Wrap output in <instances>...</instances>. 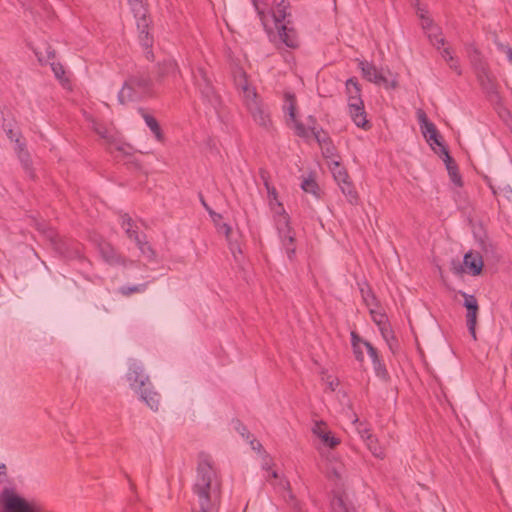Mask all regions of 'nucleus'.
<instances>
[{"label":"nucleus","instance_id":"nucleus-1","mask_svg":"<svg viewBox=\"0 0 512 512\" xmlns=\"http://www.w3.org/2000/svg\"><path fill=\"white\" fill-rule=\"evenodd\" d=\"M192 491L197 498L200 512H216L218 510L221 502L222 479L212 457L205 452L198 454Z\"/></svg>","mask_w":512,"mask_h":512},{"label":"nucleus","instance_id":"nucleus-2","mask_svg":"<svg viewBox=\"0 0 512 512\" xmlns=\"http://www.w3.org/2000/svg\"><path fill=\"white\" fill-rule=\"evenodd\" d=\"M251 1L263 29L271 42H276L278 40L291 49L299 47L298 34L295 28L291 25V17H285L279 23L275 21L273 16V10L275 9L274 0H272V7L269 11H265V9L260 8L258 0Z\"/></svg>","mask_w":512,"mask_h":512},{"label":"nucleus","instance_id":"nucleus-3","mask_svg":"<svg viewBox=\"0 0 512 512\" xmlns=\"http://www.w3.org/2000/svg\"><path fill=\"white\" fill-rule=\"evenodd\" d=\"M152 89V80L149 75L138 73L131 75L122 85L118 93V102L126 104L128 102L138 101L150 94Z\"/></svg>","mask_w":512,"mask_h":512},{"label":"nucleus","instance_id":"nucleus-4","mask_svg":"<svg viewBox=\"0 0 512 512\" xmlns=\"http://www.w3.org/2000/svg\"><path fill=\"white\" fill-rule=\"evenodd\" d=\"M193 82L199 91L200 97L205 105L217 110L220 105V96L216 93L206 71L203 67L192 70Z\"/></svg>","mask_w":512,"mask_h":512},{"label":"nucleus","instance_id":"nucleus-5","mask_svg":"<svg viewBox=\"0 0 512 512\" xmlns=\"http://www.w3.org/2000/svg\"><path fill=\"white\" fill-rule=\"evenodd\" d=\"M2 512H40L35 502H28L16 493L14 488L5 487L0 494Z\"/></svg>","mask_w":512,"mask_h":512},{"label":"nucleus","instance_id":"nucleus-6","mask_svg":"<svg viewBox=\"0 0 512 512\" xmlns=\"http://www.w3.org/2000/svg\"><path fill=\"white\" fill-rule=\"evenodd\" d=\"M46 235L55 251L66 259H81L80 245L74 240L59 236L54 230L48 229Z\"/></svg>","mask_w":512,"mask_h":512},{"label":"nucleus","instance_id":"nucleus-7","mask_svg":"<svg viewBox=\"0 0 512 512\" xmlns=\"http://www.w3.org/2000/svg\"><path fill=\"white\" fill-rule=\"evenodd\" d=\"M136 19V26L138 30V40L142 48L144 49V54L147 60H154V53L152 51L154 38L150 33V25L151 20L148 15L140 16Z\"/></svg>","mask_w":512,"mask_h":512},{"label":"nucleus","instance_id":"nucleus-8","mask_svg":"<svg viewBox=\"0 0 512 512\" xmlns=\"http://www.w3.org/2000/svg\"><path fill=\"white\" fill-rule=\"evenodd\" d=\"M277 229L281 238L282 247L290 261L295 259L296 247L294 245V236L291 235V227L289 225V216L283 211L277 222Z\"/></svg>","mask_w":512,"mask_h":512},{"label":"nucleus","instance_id":"nucleus-9","mask_svg":"<svg viewBox=\"0 0 512 512\" xmlns=\"http://www.w3.org/2000/svg\"><path fill=\"white\" fill-rule=\"evenodd\" d=\"M348 112L354 124L364 130L370 129L371 125L367 120L364 102L361 96H350L348 99Z\"/></svg>","mask_w":512,"mask_h":512},{"label":"nucleus","instance_id":"nucleus-10","mask_svg":"<svg viewBox=\"0 0 512 512\" xmlns=\"http://www.w3.org/2000/svg\"><path fill=\"white\" fill-rule=\"evenodd\" d=\"M459 294L464 298L463 306L466 308V324L468 331L474 340L476 337L477 316L479 312V305L476 297L473 294H468L464 291H459Z\"/></svg>","mask_w":512,"mask_h":512},{"label":"nucleus","instance_id":"nucleus-11","mask_svg":"<svg viewBox=\"0 0 512 512\" xmlns=\"http://www.w3.org/2000/svg\"><path fill=\"white\" fill-rule=\"evenodd\" d=\"M126 378L131 388L135 389V391H138L146 385H151L149 376L145 373L143 365L137 361H131L129 363Z\"/></svg>","mask_w":512,"mask_h":512},{"label":"nucleus","instance_id":"nucleus-12","mask_svg":"<svg viewBox=\"0 0 512 512\" xmlns=\"http://www.w3.org/2000/svg\"><path fill=\"white\" fill-rule=\"evenodd\" d=\"M359 68L361 69L363 77L369 82L377 85H384L387 88H394L396 86V81L389 82V80L384 76L382 70L377 69V67L370 62L360 61Z\"/></svg>","mask_w":512,"mask_h":512},{"label":"nucleus","instance_id":"nucleus-13","mask_svg":"<svg viewBox=\"0 0 512 512\" xmlns=\"http://www.w3.org/2000/svg\"><path fill=\"white\" fill-rule=\"evenodd\" d=\"M283 111L288 114L289 119L293 122L296 135L307 137V128L296 118V97L291 92H285L284 94Z\"/></svg>","mask_w":512,"mask_h":512},{"label":"nucleus","instance_id":"nucleus-14","mask_svg":"<svg viewBox=\"0 0 512 512\" xmlns=\"http://www.w3.org/2000/svg\"><path fill=\"white\" fill-rule=\"evenodd\" d=\"M248 110L253 118V120L262 128L266 130H270L272 127V120L270 116V112L267 107H265L262 102H252L251 107H248Z\"/></svg>","mask_w":512,"mask_h":512},{"label":"nucleus","instance_id":"nucleus-15","mask_svg":"<svg viewBox=\"0 0 512 512\" xmlns=\"http://www.w3.org/2000/svg\"><path fill=\"white\" fill-rule=\"evenodd\" d=\"M25 11H29L34 20L37 17L49 16L50 6L46 0H18Z\"/></svg>","mask_w":512,"mask_h":512},{"label":"nucleus","instance_id":"nucleus-16","mask_svg":"<svg viewBox=\"0 0 512 512\" xmlns=\"http://www.w3.org/2000/svg\"><path fill=\"white\" fill-rule=\"evenodd\" d=\"M276 490L282 495L286 503L290 505L295 512H302L299 501L291 492L289 481L280 479L276 485Z\"/></svg>","mask_w":512,"mask_h":512},{"label":"nucleus","instance_id":"nucleus-17","mask_svg":"<svg viewBox=\"0 0 512 512\" xmlns=\"http://www.w3.org/2000/svg\"><path fill=\"white\" fill-rule=\"evenodd\" d=\"M136 392L151 410L157 411L159 409L161 397L160 394L153 389L152 384L150 386L146 385Z\"/></svg>","mask_w":512,"mask_h":512},{"label":"nucleus","instance_id":"nucleus-18","mask_svg":"<svg viewBox=\"0 0 512 512\" xmlns=\"http://www.w3.org/2000/svg\"><path fill=\"white\" fill-rule=\"evenodd\" d=\"M181 75L178 64L173 59H165L158 64L157 80L162 81L165 77L175 78Z\"/></svg>","mask_w":512,"mask_h":512},{"label":"nucleus","instance_id":"nucleus-19","mask_svg":"<svg viewBox=\"0 0 512 512\" xmlns=\"http://www.w3.org/2000/svg\"><path fill=\"white\" fill-rule=\"evenodd\" d=\"M463 262L471 275L476 276L482 272L483 260L482 256L479 253H466L464 255Z\"/></svg>","mask_w":512,"mask_h":512},{"label":"nucleus","instance_id":"nucleus-20","mask_svg":"<svg viewBox=\"0 0 512 512\" xmlns=\"http://www.w3.org/2000/svg\"><path fill=\"white\" fill-rule=\"evenodd\" d=\"M138 113L142 116L146 125L149 127L151 132L154 134L157 141H162L164 136L161 130V127L157 121V119L151 114L147 113L144 108H139Z\"/></svg>","mask_w":512,"mask_h":512},{"label":"nucleus","instance_id":"nucleus-21","mask_svg":"<svg viewBox=\"0 0 512 512\" xmlns=\"http://www.w3.org/2000/svg\"><path fill=\"white\" fill-rule=\"evenodd\" d=\"M274 6L273 16L276 22L279 23L285 17H292L289 0H274Z\"/></svg>","mask_w":512,"mask_h":512},{"label":"nucleus","instance_id":"nucleus-22","mask_svg":"<svg viewBox=\"0 0 512 512\" xmlns=\"http://www.w3.org/2000/svg\"><path fill=\"white\" fill-rule=\"evenodd\" d=\"M99 252L102 258L109 264H120L121 258L117 254L116 250L106 242L99 244Z\"/></svg>","mask_w":512,"mask_h":512},{"label":"nucleus","instance_id":"nucleus-23","mask_svg":"<svg viewBox=\"0 0 512 512\" xmlns=\"http://www.w3.org/2000/svg\"><path fill=\"white\" fill-rule=\"evenodd\" d=\"M378 329H379L383 339L387 343L390 351L393 354H395L399 345H398V340L396 339L390 324L388 323L387 325L382 326Z\"/></svg>","mask_w":512,"mask_h":512},{"label":"nucleus","instance_id":"nucleus-24","mask_svg":"<svg viewBox=\"0 0 512 512\" xmlns=\"http://www.w3.org/2000/svg\"><path fill=\"white\" fill-rule=\"evenodd\" d=\"M421 131L425 138L428 141H433L434 144L440 146L443 144L441 140V136L438 133V130L433 122L426 123L425 125H421Z\"/></svg>","mask_w":512,"mask_h":512},{"label":"nucleus","instance_id":"nucleus-25","mask_svg":"<svg viewBox=\"0 0 512 512\" xmlns=\"http://www.w3.org/2000/svg\"><path fill=\"white\" fill-rule=\"evenodd\" d=\"M329 168L333 174L335 181L338 184L349 180L347 170L340 164L338 160H332V162H329Z\"/></svg>","mask_w":512,"mask_h":512},{"label":"nucleus","instance_id":"nucleus-26","mask_svg":"<svg viewBox=\"0 0 512 512\" xmlns=\"http://www.w3.org/2000/svg\"><path fill=\"white\" fill-rule=\"evenodd\" d=\"M478 81H479L481 87L487 93L492 94V93L496 92V85H495L494 81L492 80V78L490 77L488 71L485 68H483L478 73Z\"/></svg>","mask_w":512,"mask_h":512},{"label":"nucleus","instance_id":"nucleus-27","mask_svg":"<svg viewBox=\"0 0 512 512\" xmlns=\"http://www.w3.org/2000/svg\"><path fill=\"white\" fill-rule=\"evenodd\" d=\"M425 33L430 43L437 49H440L445 44V38L443 37L442 30L439 26L436 25Z\"/></svg>","mask_w":512,"mask_h":512},{"label":"nucleus","instance_id":"nucleus-28","mask_svg":"<svg viewBox=\"0 0 512 512\" xmlns=\"http://www.w3.org/2000/svg\"><path fill=\"white\" fill-rule=\"evenodd\" d=\"M342 193L346 196L348 202L350 204H356L358 201V194L355 190L352 182L350 180H347L345 182H341L338 184Z\"/></svg>","mask_w":512,"mask_h":512},{"label":"nucleus","instance_id":"nucleus-29","mask_svg":"<svg viewBox=\"0 0 512 512\" xmlns=\"http://www.w3.org/2000/svg\"><path fill=\"white\" fill-rule=\"evenodd\" d=\"M365 443L367 445V448L376 458H385L384 448L379 444L376 436H367V441Z\"/></svg>","mask_w":512,"mask_h":512},{"label":"nucleus","instance_id":"nucleus-30","mask_svg":"<svg viewBox=\"0 0 512 512\" xmlns=\"http://www.w3.org/2000/svg\"><path fill=\"white\" fill-rule=\"evenodd\" d=\"M17 155H18V158H19L21 165H22L25 173L27 174V176L31 179H34L35 173H34V169L32 167V160H31L29 152L22 151V152L18 153Z\"/></svg>","mask_w":512,"mask_h":512},{"label":"nucleus","instance_id":"nucleus-31","mask_svg":"<svg viewBox=\"0 0 512 512\" xmlns=\"http://www.w3.org/2000/svg\"><path fill=\"white\" fill-rule=\"evenodd\" d=\"M138 249L141 254L145 256L148 260H154L156 257V253L153 250L152 246L146 240V235H142V238L136 242Z\"/></svg>","mask_w":512,"mask_h":512},{"label":"nucleus","instance_id":"nucleus-32","mask_svg":"<svg viewBox=\"0 0 512 512\" xmlns=\"http://www.w3.org/2000/svg\"><path fill=\"white\" fill-rule=\"evenodd\" d=\"M135 18L148 15V9L144 0H127Z\"/></svg>","mask_w":512,"mask_h":512},{"label":"nucleus","instance_id":"nucleus-33","mask_svg":"<svg viewBox=\"0 0 512 512\" xmlns=\"http://www.w3.org/2000/svg\"><path fill=\"white\" fill-rule=\"evenodd\" d=\"M345 86H346V93H347L348 98L350 96H353V97L361 96V86H360L357 78L351 77V78L347 79Z\"/></svg>","mask_w":512,"mask_h":512},{"label":"nucleus","instance_id":"nucleus-34","mask_svg":"<svg viewBox=\"0 0 512 512\" xmlns=\"http://www.w3.org/2000/svg\"><path fill=\"white\" fill-rule=\"evenodd\" d=\"M148 287V283H141L137 285H131V286H122L119 288V293L123 296H131L134 293H143L146 291Z\"/></svg>","mask_w":512,"mask_h":512},{"label":"nucleus","instance_id":"nucleus-35","mask_svg":"<svg viewBox=\"0 0 512 512\" xmlns=\"http://www.w3.org/2000/svg\"><path fill=\"white\" fill-rule=\"evenodd\" d=\"M331 507L334 512H355L354 508H350L346 505L344 498L341 495L333 497Z\"/></svg>","mask_w":512,"mask_h":512},{"label":"nucleus","instance_id":"nucleus-36","mask_svg":"<svg viewBox=\"0 0 512 512\" xmlns=\"http://www.w3.org/2000/svg\"><path fill=\"white\" fill-rule=\"evenodd\" d=\"M243 90V97L245 100V104L248 107H251L252 102H261L258 99V95L254 88H251L248 84H244L242 87Z\"/></svg>","mask_w":512,"mask_h":512},{"label":"nucleus","instance_id":"nucleus-37","mask_svg":"<svg viewBox=\"0 0 512 512\" xmlns=\"http://www.w3.org/2000/svg\"><path fill=\"white\" fill-rule=\"evenodd\" d=\"M321 150L323 157L330 160L329 162H332V160H337L338 156L336 152V147L334 146L332 141L326 143L325 145L322 144Z\"/></svg>","mask_w":512,"mask_h":512},{"label":"nucleus","instance_id":"nucleus-38","mask_svg":"<svg viewBox=\"0 0 512 512\" xmlns=\"http://www.w3.org/2000/svg\"><path fill=\"white\" fill-rule=\"evenodd\" d=\"M301 188L304 192L313 195H317V191L319 190L317 182L312 177L304 179L301 183Z\"/></svg>","mask_w":512,"mask_h":512},{"label":"nucleus","instance_id":"nucleus-39","mask_svg":"<svg viewBox=\"0 0 512 512\" xmlns=\"http://www.w3.org/2000/svg\"><path fill=\"white\" fill-rule=\"evenodd\" d=\"M447 171H448V174H449V177H450V180L458 187H461L463 185V182H462V178H461V175L459 174V171H458V166L457 164H453L451 166L448 165V167H446Z\"/></svg>","mask_w":512,"mask_h":512},{"label":"nucleus","instance_id":"nucleus-40","mask_svg":"<svg viewBox=\"0 0 512 512\" xmlns=\"http://www.w3.org/2000/svg\"><path fill=\"white\" fill-rule=\"evenodd\" d=\"M311 130L320 147L322 146V144L325 145L326 143L332 141L329 135L323 129L311 127Z\"/></svg>","mask_w":512,"mask_h":512},{"label":"nucleus","instance_id":"nucleus-41","mask_svg":"<svg viewBox=\"0 0 512 512\" xmlns=\"http://www.w3.org/2000/svg\"><path fill=\"white\" fill-rule=\"evenodd\" d=\"M373 364V368H374V371H375V374L382 378V379H387L389 374H388V371L386 369V366L385 364L382 362V360L379 358L375 361L372 362Z\"/></svg>","mask_w":512,"mask_h":512},{"label":"nucleus","instance_id":"nucleus-42","mask_svg":"<svg viewBox=\"0 0 512 512\" xmlns=\"http://www.w3.org/2000/svg\"><path fill=\"white\" fill-rule=\"evenodd\" d=\"M370 314H371L373 322L378 326V328L385 326L389 323L388 318H387L386 314H384V313L371 310Z\"/></svg>","mask_w":512,"mask_h":512},{"label":"nucleus","instance_id":"nucleus-43","mask_svg":"<svg viewBox=\"0 0 512 512\" xmlns=\"http://www.w3.org/2000/svg\"><path fill=\"white\" fill-rule=\"evenodd\" d=\"M35 54L41 64L55 58V51L49 46L46 47L45 55L40 51H35Z\"/></svg>","mask_w":512,"mask_h":512},{"label":"nucleus","instance_id":"nucleus-44","mask_svg":"<svg viewBox=\"0 0 512 512\" xmlns=\"http://www.w3.org/2000/svg\"><path fill=\"white\" fill-rule=\"evenodd\" d=\"M324 445L329 448H334L340 443V440L333 436L329 431L326 434L321 435L320 438Z\"/></svg>","mask_w":512,"mask_h":512},{"label":"nucleus","instance_id":"nucleus-45","mask_svg":"<svg viewBox=\"0 0 512 512\" xmlns=\"http://www.w3.org/2000/svg\"><path fill=\"white\" fill-rule=\"evenodd\" d=\"M497 50L504 53L507 56L508 61L512 64V48L509 45L501 43L499 41L495 42Z\"/></svg>","mask_w":512,"mask_h":512},{"label":"nucleus","instance_id":"nucleus-46","mask_svg":"<svg viewBox=\"0 0 512 512\" xmlns=\"http://www.w3.org/2000/svg\"><path fill=\"white\" fill-rule=\"evenodd\" d=\"M363 345L366 347L372 362L380 358L377 349L370 342L363 341Z\"/></svg>","mask_w":512,"mask_h":512},{"label":"nucleus","instance_id":"nucleus-47","mask_svg":"<svg viewBox=\"0 0 512 512\" xmlns=\"http://www.w3.org/2000/svg\"><path fill=\"white\" fill-rule=\"evenodd\" d=\"M124 230L127 237L131 240H134L135 243L142 238V235H140L137 231V227L125 228Z\"/></svg>","mask_w":512,"mask_h":512},{"label":"nucleus","instance_id":"nucleus-48","mask_svg":"<svg viewBox=\"0 0 512 512\" xmlns=\"http://www.w3.org/2000/svg\"><path fill=\"white\" fill-rule=\"evenodd\" d=\"M51 68H52V71H53L55 77L57 79L61 80L65 74V70H64L63 66L60 63L52 62Z\"/></svg>","mask_w":512,"mask_h":512},{"label":"nucleus","instance_id":"nucleus-49","mask_svg":"<svg viewBox=\"0 0 512 512\" xmlns=\"http://www.w3.org/2000/svg\"><path fill=\"white\" fill-rule=\"evenodd\" d=\"M439 147L441 148V151L444 154L443 161H444L446 167H448V165L451 166V165L455 164L456 162L449 154L447 147L444 144H441Z\"/></svg>","mask_w":512,"mask_h":512},{"label":"nucleus","instance_id":"nucleus-50","mask_svg":"<svg viewBox=\"0 0 512 512\" xmlns=\"http://www.w3.org/2000/svg\"><path fill=\"white\" fill-rule=\"evenodd\" d=\"M235 429L241 434L242 437L249 439L250 433L245 425H243L239 420L235 422Z\"/></svg>","mask_w":512,"mask_h":512},{"label":"nucleus","instance_id":"nucleus-51","mask_svg":"<svg viewBox=\"0 0 512 512\" xmlns=\"http://www.w3.org/2000/svg\"><path fill=\"white\" fill-rule=\"evenodd\" d=\"M121 226L123 229L130 228V227H136L134 221L128 214H124L121 216Z\"/></svg>","mask_w":512,"mask_h":512},{"label":"nucleus","instance_id":"nucleus-52","mask_svg":"<svg viewBox=\"0 0 512 512\" xmlns=\"http://www.w3.org/2000/svg\"><path fill=\"white\" fill-rule=\"evenodd\" d=\"M312 431L319 438H321V435L326 434L328 432L325 430V424L323 422H317L314 425Z\"/></svg>","mask_w":512,"mask_h":512},{"label":"nucleus","instance_id":"nucleus-53","mask_svg":"<svg viewBox=\"0 0 512 512\" xmlns=\"http://www.w3.org/2000/svg\"><path fill=\"white\" fill-rule=\"evenodd\" d=\"M501 196L512 203V189L510 186H505L501 189Z\"/></svg>","mask_w":512,"mask_h":512},{"label":"nucleus","instance_id":"nucleus-54","mask_svg":"<svg viewBox=\"0 0 512 512\" xmlns=\"http://www.w3.org/2000/svg\"><path fill=\"white\" fill-rule=\"evenodd\" d=\"M435 26L436 24L430 17H427L424 20H422V29L424 30V32H427L428 30L434 28Z\"/></svg>","mask_w":512,"mask_h":512},{"label":"nucleus","instance_id":"nucleus-55","mask_svg":"<svg viewBox=\"0 0 512 512\" xmlns=\"http://www.w3.org/2000/svg\"><path fill=\"white\" fill-rule=\"evenodd\" d=\"M441 56L442 58L447 62V63H450V62H454V57L452 55V52L449 48H444L442 51H441Z\"/></svg>","mask_w":512,"mask_h":512},{"label":"nucleus","instance_id":"nucleus-56","mask_svg":"<svg viewBox=\"0 0 512 512\" xmlns=\"http://www.w3.org/2000/svg\"><path fill=\"white\" fill-rule=\"evenodd\" d=\"M350 336H351V345H352V347L360 345V344H363L364 340L355 331H352L350 333Z\"/></svg>","mask_w":512,"mask_h":512},{"label":"nucleus","instance_id":"nucleus-57","mask_svg":"<svg viewBox=\"0 0 512 512\" xmlns=\"http://www.w3.org/2000/svg\"><path fill=\"white\" fill-rule=\"evenodd\" d=\"M352 348H353V353L355 355L356 360L359 362H363L364 354H363V351H362L360 345L353 346Z\"/></svg>","mask_w":512,"mask_h":512},{"label":"nucleus","instance_id":"nucleus-58","mask_svg":"<svg viewBox=\"0 0 512 512\" xmlns=\"http://www.w3.org/2000/svg\"><path fill=\"white\" fill-rule=\"evenodd\" d=\"M417 118L420 126L430 122V120L427 118L426 113L421 109L417 111Z\"/></svg>","mask_w":512,"mask_h":512},{"label":"nucleus","instance_id":"nucleus-59","mask_svg":"<svg viewBox=\"0 0 512 512\" xmlns=\"http://www.w3.org/2000/svg\"><path fill=\"white\" fill-rule=\"evenodd\" d=\"M15 145H16L15 150H16L17 154L22 151H27L26 144L23 141H21L20 137L15 138Z\"/></svg>","mask_w":512,"mask_h":512},{"label":"nucleus","instance_id":"nucleus-60","mask_svg":"<svg viewBox=\"0 0 512 512\" xmlns=\"http://www.w3.org/2000/svg\"><path fill=\"white\" fill-rule=\"evenodd\" d=\"M359 431V434L361 436V438L366 442L367 441V436H374L370 429H368L367 427H364V428H359L358 429Z\"/></svg>","mask_w":512,"mask_h":512},{"label":"nucleus","instance_id":"nucleus-61","mask_svg":"<svg viewBox=\"0 0 512 512\" xmlns=\"http://www.w3.org/2000/svg\"><path fill=\"white\" fill-rule=\"evenodd\" d=\"M6 132V135L7 137L11 140V141H14L15 142V138L16 137H20V133L17 132V131H14L13 129L9 128L7 130H5Z\"/></svg>","mask_w":512,"mask_h":512},{"label":"nucleus","instance_id":"nucleus-62","mask_svg":"<svg viewBox=\"0 0 512 512\" xmlns=\"http://www.w3.org/2000/svg\"><path fill=\"white\" fill-rule=\"evenodd\" d=\"M448 65H449V67H450L451 69H453L454 71H456L458 75H460V74H461V69H460V66H459V64H458L457 59H455V58H454V62H450V63H448Z\"/></svg>","mask_w":512,"mask_h":512},{"label":"nucleus","instance_id":"nucleus-63","mask_svg":"<svg viewBox=\"0 0 512 512\" xmlns=\"http://www.w3.org/2000/svg\"><path fill=\"white\" fill-rule=\"evenodd\" d=\"M6 466L4 464H0V484L6 480Z\"/></svg>","mask_w":512,"mask_h":512},{"label":"nucleus","instance_id":"nucleus-64","mask_svg":"<svg viewBox=\"0 0 512 512\" xmlns=\"http://www.w3.org/2000/svg\"><path fill=\"white\" fill-rule=\"evenodd\" d=\"M266 187H267V190H268V194L269 196H272L273 199H276L277 198V192H276V189L274 187H269V185L266 183Z\"/></svg>","mask_w":512,"mask_h":512}]
</instances>
